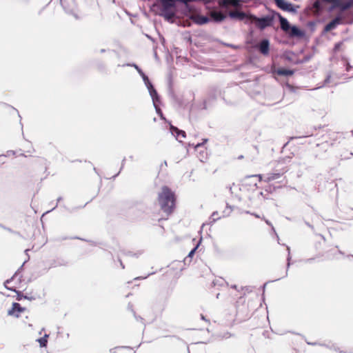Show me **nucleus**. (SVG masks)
Wrapping results in <instances>:
<instances>
[{"instance_id": "nucleus-1", "label": "nucleus", "mask_w": 353, "mask_h": 353, "mask_svg": "<svg viewBox=\"0 0 353 353\" xmlns=\"http://www.w3.org/2000/svg\"><path fill=\"white\" fill-rule=\"evenodd\" d=\"M159 211L154 215L159 221H165L174 212L176 208V195L167 185L161 187L157 194Z\"/></svg>"}, {"instance_id": "nucleus-2", "label": "nucleus", "mask_w": 353, "mask_h": 353, "mask_svg": "<svg viewBox=\"0 0 353 353\" xmlns=\"http://www.w3.org/2000/svg\"><path fill=\"white\" fill-rule=\"evenodd\" d=\"M175 3L176 0H158L157 3L153 4V7L160 6L159 14L170 21L175 16Z\"/></svg>"}, {"instance_id": "nucleus-3", "label": "nucleus", "mask_w": 353, "mask_h": 353, "mask_svg": "<svg viewBox=\"0 0 353 353\" xmlns=\"http://www.w3.org/2000/svg\"><path fill=\"white\" fill-rule=\"evenodd\" d=\"M249 19L251 21V22L254 23L255 26L258 28L263 30L265 28L272 26L274 16H266L264 17L259 18L256 16L250 14Z\"/></svg>"}, {"instance_id": "nucleus-4", "label": "nucleus", "mask_w": 353, "mask_h": 353, "mask_svg": "<svg viewBox=\"0 0 353 353\" xmlns=\"http://www.w3.org/2000/svg\"><path fill=\"white\" fill-rule=\"evenodd\" d=\"M16 280L19 281H21V276L18 272H16L10 279H8L5 282L6 288L17 293L16 299L17 301H21L23 299L31 300L32 298H29L27 296H24L21 292L17 291L16 289L18 288V286L17 285H12V283Z\"/></svg>"}, {"instance_id": "nucleus-5", "label": "nucleus", "mask_w": 353, "mask_h": 353, "mask_svg": "<svg viewBox=\"0 0 353 353\" xmlns=\"http://www.w3.org/2000/svg\"><path fill=\"white\" fill-rule=\"evenodd\" d=\"M325 2L330 4V9L339 8L343 11L350 8L353 5V0H348L347 2L343 0H323Z\"/></svg>"}, {"instance_id": "nucleus-6", "label": "nucleus", "mask_w": 353, "mask_h": 353, "mask_svg": "<svg viewBox=\"0 0 353 353\" xmlns=\"http://www.w3.org/2000/svg\"><path fill=\"white\" fill-rule=\"evenodd\" d=\"M274 1L276 6L283 11L296 13L297 9L299 8V6H294L285 0H274Z\"/></svg>"}, {"instance_id": "nucleus-7", "label": "nucleus", "mask_w": 353, "mask_h": 353, "mask_svg": "<svg viewBox=\"0 0 353 353\" xmlns=\"http://www.w3.org/2000/svg\"><path fill=\"white\" fill-rule=\"evenodd\" d=\"M26 310V307H21L19 303H13L12 307L8 311V314L19 318L20 316V314L25 312Z\"/></svg>"}, {"instance_id": "nucleus-8", "label": "nucleus", "mask_w": 353, "mask_h": 353, "mask_svg": "<svg viewBox=\"0 0 353 353\" xmlns=\"http://www.w3.org/2000/svg\"><path fill=\"white\" fill-rule=\"evenodd\" d=\"M188 17L196 24L203 25L210 21L208 17L200 15L199 13H193L188 15Z\"/></svg>"}, {"instance_id": "nucleus-9", "label": "nucleus", "mask_w": 353, "mask_h": 353, "mask_svg": "<svg viewBox=\"0 0 353 353\" xmlns=\"http://www.w3.org/2000/svg\"><path fill=\"white\" fill-rule=\"evenodd\" d=\"M219 6L221 8H228L230 6H240V0H219Z\"/></svg>"}, {"instance_id": "nucleus-10", "label": "nucleus", "mask_w": 353, "mask_h": 353, "mask_svg": "<svg viewBox=\"0 0 353 353\" xmlns=\"http://www.w3.org/2000/svg\"><path fill=\"white\" fill-rule=\"evenodd\" d=\"M228 16L231 19H237L239 21H242V20L245 19V18L249 19L250 15H248L245 12H241V11L233 10V11L229 12Z\"/></svg>"}, {"instance_id": "nucleus-11", "label": "nucleus", "mask_w": 353, "mask_h": 353, "mask_svg": "<svg viewBox=\"0 0 353 353\" xmlns=\"http://www.w3.org/2000/svg\"><path fill=\"white\" fill-rule=\"evenodd\" d=\"M259 50L263 55H268L270 51V42L268 39L262 40L259 45Z\"/></svg>"}, {"instance_id": "nucleus-12", "label": "nucleus", "mask_w": 353, "mask_h": 353, "mask_svg": "<svg viewBox=\"0 0 353 353\" xmlns=\"http://www.w3.org/2000/svg\"><path fill=\"white\" fill-rule=\"evenodd\" d=\"M275 14L279 17L280 23H281V28L286 33L289 32V30L291 28L289 22L288 20L283 17L281 14L276 12Z\"/></svg>"}, {"instance_id": "nucleus-13", "label": "nucleus", "mask_w": 353, "mask_h": 353, "mask_svg": "<svg viewBox=\"0 0 353 353\" xmlns=\"http://www.w3.org/2000/svg\"><path fill=\"white\" fill-rule=\"evenodd\" d=\"M290 37H299L301 38L305 35L304 31L301 30L296 26H292L288 32Z\"/></svg>"}, {"instance_id": "nucleus-14", "label": "nucleus", "mask_w": 353, "mask_h": 353, "mask_svg": "<svg viewBox=\"0 0 353 353\" xmlns=\"http://www.w3.org/2000/svg\"><path fill=\"white\" fill-rule=\"evenodd\" d=\"M210 16L215 22H221L226 18V16L225 14H223L221 12L217 11L210 12Z\"/></svg>"}, {"instance_id": "nucleus-15", "label": "nucleus", "mask_w": 353, "mask_h": 353, "mask_svg": "<svg viewBox=\"0 0 353 353\" xmlns=\"http://www.w3.org/2000/svg\"><path fill=\"white\" fill-rule=\"evenodd\" d=\"M341 21V19L340 17H336L330 23H328L324 28L325 32H330L332 30L334 29L337 25H339Z\"/></svg>"}, {"instance_id": "nucleus-16", "label": "nucleus", "mask_w": 353, "mask_h": 353, "mask_svg": "<svg viewBox=\"0 0 353 353\" xmlns=\"http://www.w3.org/2000/svg\"><path fill=\"white\" fill-rule=\"evenodd\" d=\"M190 1H187L186 3H183L185 6V10L188 12V14H186L188 17V15L192 14L193 13H199V9H198L195 6L189 4Z\"/></svg>"}, {"instance_id": "nucleus-17", "label": "nucleus", "mask_w": 353, "mask_h": 353, "mask_svg": "<svg viewBox=\"0 0 353 353\" xmlns=\"http://www.w3.org/2000/svg\"><path fill=\"white\" fill-rule=\"evenodd\" d=\"M282 174L281 173H270L268 174L266 179H265V182H270L274 180L279 179L281 176Z\"/></svg>"}, {"instance_id": "nucleus-18", "label": "nucleus", "mask_w": 353, "mask_h": 353, "mask_svg": "<svg viewBox=\"0 0 353 353\" xmlns=\"http://www.w3.org/2000/svg\"><path fill=\"white\" fill-rule=\"evenodd\" d=\"M276 73L281 76H291L294 74V71L292 70L279 68L277 70Z\"/></svg>"}, {"instance_id": "nucleus-19", "label": "nucleus", "mask_w": 353, "mask_h": 353, "mask_svg": "<svg viewBox=\"0 0 353 353\" xmlns=\"http://www.w3.org/2000/svg\"><path fill=\"white\" fill-rule=\"evenodd\" d=\"M170 130L172 133H175L176 137H181L182 138H185L186 137V134L184 131L178 129L176 127L171 125Z\"/></svg>"}, {"instance_id": "nucleus-20", "label": "nucleus", "mask_w": 353, "mask_h": 353, "mask_svg": "<svg viewBox=\"0 0 353 353\" xmlns=\"http://www.w3.org/2000/svg\"><path fill=\"white\" fill-rule=\"evenodd\" d=\"M48 335L46 334L43 337L38 339V342L39 343L41 347H46L48 343Z\"/></svg>"}, {"instance_id": "nucleus-21", "label": "nucleus", "mask_w": 353, "mask_h": 353, "mask_svg": "<svg viewBox=\"0 0 353 353\" xmlns=\"http://www.w3.org/2000/svg\"><path fill=\"white\" fill-rule=\"evenodd\" d=\"M150 85L148 86V88L150 92V94L152 97L153 99H154L155 97H157V92L155 90V89L153 88L151 83H149Z\"/></svg>"}, {"instance_id": "nucleus-22", "label": "nucleus", "mask_w": 353, "mask_h": 353, "mask_svg": "<svg viewBox=\"0 0 353 353\" xmlns=\"http://www.w3.org/2000/svg\"><path fill=\"white\" fill-rule=\"evenodd\" d=\"M313 8L317 11H320L321 9V2L317 0L316 1L314 4H313Z\"/></svg>"}, {"instance_id": "nucleus-23", "label": "nucleus", "mask_w": 353, "mask_h": 353, "mask_svg": "<svg viewBox=\"0 0 353 353\" xmlns=\"http://www.w3.org/2000/svg\"><path fill=\"white\" fill-rule=\"evenodd\" d=\"M198 246H199V245H197L194 248H193V249L190 252V253L188 254V257L192 258V257L193 256V255H194V254L195 253V252H196V249H197Z\"/></svg>"}, {"instance_id": "nucleus-24", "label": "nucleus", "mask_w": 353, "mask_h": 353, "mask_svg": "<svg viewBox=\"0 0 353 353\" xmlns=\"http://www.w3.org/2000/svg\"><path fill=\"white\" fill-rule=\"evenodd\" d=\"M208 141V139H203V142L202 143H197L196 145H195V148L197 149L199 148V147H201V145H203L205 143H206Z\"/></svg>"}, {"instance_id": "nucleus-25", "label": "nucleus", "mask_w": 353, "mask_h": 353, "mask_svg": "<svg viewBox=\"0 0 353 353\" xmlns=\"http://www.w3.org/2000/svg\"><path fill=\"white\" fill-rule=\"evenodd\" d=\"M138 72H139L140 74H142V76H143V77L144 80H147V81H148V77H147L146 76H145V74L142 72V71H141L140 69L138 70Z\"/></svg>"}, {"instance_id": "nucleus-26", "label": "nucleus", "mask_w": 353, "mask_h": 353, "mask_svg": "<svg viewBox=\"0 0 353 353\" xmlns=\"http://www.w3.org/2000/svg\"><path fill=\"white\" fill-rule=\"evenodd\" d=\"M256 176H257L259 178L260 181H261L263 180V176L261 174L256 175Z\"/></svg>"}, {"instance_id": "nucleus-27", "label": "nucleus", "mask_w": 353, "mask_h": 353, "mask_svg": "<svg viewBox=\"0 0 353 353\" xmlns=\"http://www.w3.org/2000/svg\"><path fill=\"white\" fill-rule=\"evenodd\" d=\"M134 67H135V68L137 69V70H139V67H138L137 65H134Z\"/></svg>"}]
</instances>
